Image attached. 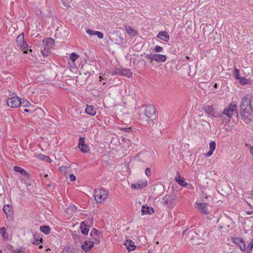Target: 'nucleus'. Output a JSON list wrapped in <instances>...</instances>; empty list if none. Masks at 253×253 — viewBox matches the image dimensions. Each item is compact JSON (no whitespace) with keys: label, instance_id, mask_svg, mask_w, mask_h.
I'll return each mask as SVG.
<instances>
[{"label":"nucleus","instance_id":"nucleus-10","mask_svg":"<svg viewBox=\"0 0 253 253\" xmlns=\"http://www.w3.org/2000/svg\"><path fill=\"white\" fill-rule=\"evenodd\" d=\"M232 242L237 244L240 248V250L242 251H244L246 250V245L244 241L240 238H233L232 239Z\"/></svg>","mask_w":253,"mask_h":253},{"label":"nucleus","instance_id":"nucleus-64","mask_svg":"<svg viewBox=\"0 0 253 253\" xmlns=\"http://www.w3.org/2000/svg\"><path fill=\"white\" fill-rule=\"evenodd\" d=\"M47 176H48V175L46 174V175H44V177H47Z\"/></svg>","mask_w":253,"mask_h":253},{"label":"nucleus","instance_id":"nucleus-20","mask_svg":"<svg viewBox=\"0 0 253 253\" xmlns=\"http://www.w3.org/2000/svg\"><path fill=\"white\" fill-rule=\"evenodd\" d=\"M147 182L146 181H143L141 183H132L131 185V188L133 189H139L146 186Z\"/></svg>","mask_w":253,"mask_h":253},{"label":"nucleus","instance_id":"nucleus-22","mask_svg":"<svg viewBox=\"0 0 253 253\" xmlns=\"http://www.w3.org/2000/svg\"><path fill=\"white\" fill-rule=\"evenodd\" d=\"M197 206L199 209L201 211V212L205 214H207L209 212L207 208V205L205 203H198Z\"/></svg>","mask_w":253,"mask_h":253},{"label":"nucleus","instance_id":"nucleus-52","mask_svg":"<svg viewBox=\"0 0 253 253\" xmlns=\"http://www.w3.org/2000/svg\"><path fill=\"white\" fill-rule=\"evenodd\" d=\"M122 129L124 131L126 132H129L131 130V129H130V127H128V128H122Z\"/></svg>","mask_w":253,"mask_h":253},{"label":"nucleus","instance_id":"nucleus-3","mask_svg":"<svg viewBox=\"0 0 253 253\" xmlns=\"http://www.w3.org/2000/svg\"><path fill=\"white\" fill-rule=\"evenodd\" d=\"M108 194L103 188L95 189L94 197L96 203H102L107 198Z\"/></svg>","mask_w":253,"mask_h":253},{"label":"nucleus","instance_id":"nucleus-44","mask_svg":"<svg viewBox=\"0 0 253 253\" xmlns=\"http://www.w3.org/2000/svg\"><path fill=\"white\" fill-rule=\"evenodd\" d=\"M99 238V237L92 238L93 241H91V242H94V244H98L100 242Z\"/></svg>","mask_w":253,"mask_h":253},{"label":"nucleus","instance_id":"nucleus-29","mask_svg":"<svg viewBox=\"0 0 253 253\" xmlns=\"http://www.w3.org/2000/svg\"><path fill=\"white\" fill-rule=\"evenodd\" d=\"M100 234H101V233L100 231H99L98 230H97L95 228H93V229L91 230V231L90 232V236L92 238L98 237H99V235Z\"/></svg>","mask_w":253,"mask_h":253},{"label":"nucleus","instance_id":"nucleus-8","mask_svg":"<svg viewBox=\"0 0 253 253\" xmlns=\"http://www.w3.org/2000/svg\"><path fill=\"white\" fill-rule=\"evenodd\" d=\"M17 43L18 46H20L22 50L28 47V44L24 41V34L19 35L17 37Z\"/></svg>","mask_w":253,"mask_h":253},{"label":"nucleus","instance_id":"nucleus-23","mask_svg":"<svg viewBox=\"0 0 253 253\" xmlns=\"http://www.w3.org/2000/svg\"><path fill=\"white\" fill-rule=\"evenodd\" d=\"M121 71V75L127 77L128 78H130L132 76V72L130 71V70L128 69H122Z\"/></svg>","mask_w":253,"mask_h":253},{"label":"nucleus","instance_id":"nucleus-27","mask_svg":"<svg viewBox=\"0 0 253 253\" xmlns=\"http://www.w3.org/2000/svg\"><path fill=\"white\" fill-rule=\"evenodd\" d=\"M0 234L2 235L3 239H8V234L6 232V229L4 227L0 228Z\"/></svg>","mask_w":253,"mask_h":253},{"label":"nucleus","instance_id":"nucleus-49","mask_svg":"<svg viewBox=\"0 0 253 253\" xmlns=\"http://www.w3.org/2000/svg\"><path fill=\"white\" fill-rule=\"evenodd\" d=\"M70 209L72 210V211H76L77 210V208L75 205L71 204L70 206Z\"/></svg>","mask_w":253,"mask_h":253},{"label":"nucleus","instance_id":"nucleus-36","mask_svg":"<svg viewBox=\"0 0 253 253\" xmlns=\"http://www.w3.org/2000/svg\"><path fill=\"white\" fill-rule=\"evenodd\" d=\"M253 248V242H251L248 245L246 251L247 253H249L252 251Z\"/></svg>","mask_w":253,"mask_h":253},{"label":"nucleus","instance_id":"nucleus-57","mask_svg":"<svg viewBox=\"0 0 253 253\" xmlns=\"http://www.w3.org/2000/svg\"><path fill=\"white\" fill-rule=\"evenodd\" d=\"M253 213V211H248V212H247V214H252Z\"/></svg>","mask_w":253,"mask_h":253},{"label":"nucleus","instance_id":"nucleus-39","mask_svg":"<svg viewBox=\"0 0 253 253\" xmlns=\"http://www.w3.org/2000/svg\"><path fill=\"white\" fill-rule=\"evenodd\" d=\"M163 50V48L162 47L160 46L157 45L155 47L154 50L156 52H162Z\"/></svg>","mask_w":253,"mask_h":253},{"label":"nucleus","instance_id":"nucleus-38","mask_svg":"<svg viewBox=\"0 0 253 253\" xmlns=\"http://www.w3.org/2000/svg\"><path fill=\"white\" fill-rule=\"evenodd\" d=\"M234 77L237 80L241 77L239 76V70L237 68H235L234 70Z\"/></svg>","mask_w":253,"mask_h":253},{"label":"nucleus","instance_id":"nucleus-21","mask_svg":"<svg viewBox=\"0 0 253 253\" xmlns=\"http://www.w3.org/2000/svg\"><path fill=\"white\" fill-rule=\"evenodd\" d=\"M86 114L91 116H94L96 113V109L93 106H87L85 110Z\"/></svg>","mask_w":253,"mask_h":253},{"label":"nucleus","instance_id":"nucleus-55","mask_svg":"<svg viewBox=\"0 0 253 253\" xmlns=\"http://www.w3.org/2000/svg\"><path fill=\"white\" fill-rule=\"evenodd\" d=\"M42 54L43 55V56H47L48 55V51H42Z\"/></svg>","mask_w":253,"mask_h":253},{"label":"nucleus","instance_id":"nucleus-31","mask_svg":"<svg viewBox=\"0 0 253 253\" xmlns=\"http://www.w3.org/2000/svg\"><path fill=\"white\" fill-rule=\"evenodd\" d=\"M115 40L116 41V43L121 44L123 43L124 39L120 35L117 34L116 35V39Z\"/></svg>","mask_w":253,"mask_h":253},{"label":"nucleus","instance_id":"nucleus-28","mask_svg":"<svg viewBox=\"0 0 253 253\" xmlns=\"http://www.w3.org/2000/svg\"><path fill=\"white\" fill-rule=\"evenodd\" d=\"M40 230L45 234H48L50 231V228L48 226L42 225L40 226Z\"/></svg>","mask_w":253,"mask_h":253},{"label":"nucleus","instance_id":"nucleus-34","mask_svg":"<svg viewBox=\"0 0 253 253\" xmlns=\"http://www.w3.org/2000/svg\"><path fill=\"white\" fill-rule=\"evenodd\" d=\"M20 106H23V107H28L29 106V105H31V103L27 101L26 100L23 99H20Z\"/></svg>","mask_w":253,"mask_h":253},{"label":"nucleus","instance_id":"nucleus-43","mask_svg":"<svg viewBox=\"0 0 253 253\" xmlns=\"http://www.w3.org/2000/svg\"><path fill=\"white\" fill-rule=\"evenodd\" d=\"M86 32V33L87 34H88L89 35H91V36L95 35V31H94L91 29H87Z\"/></svg>","mask_w":253,"mask_h":253},{"label":"nucleus","instance_id":"nucleus-16","mask_svg":"<svg viewBox=\"0 0 253 253\" xmlns=\"http://www.w3.org/2000/svg\"><path fill=\"white\" fill-rule=\"evenodd\" d=\"M42 239L39 234L35 233L33 235V238L31 239V243L35 245H39Z\"/></svg>","mask_w":253,"mask_h":253},{"label":"nucleus","instance_id":"nucleus-6","mask_svg":"<svg viewBox=\"0 0 253 253\" xmlns=\"http://www.w3.org/2000/svg\"><path fill=\"white\" fill-rule=\"evenodd\" d=\"M20 98L17 96L9 98L7 100V104L11 108H17L20 106Z\"/></svg>","mask_w":253,"mask_h":253},{"label":"nucleus","instance_id":"nucleus-53","mask_svg":"<svg viewBox=\"0 0 253 253\" xmlns=\"http://www.w3.org/2000/svg\"><path fill=\"white\" fill-rule=\"evenodd\" d=\"M62 0V2L63 3V4L66 6L68 5V2H69V0Z\"/></svg>","mask_w":253,"mask_h":253},{"label":"nucleus","instance_id":"nucleus-15","mask_svg":"<svg viewBox=\"0 0 253 253\" xmlns=\"http://www.w3.org/2000/svg\"><path fill=\"white\" fill-rule=\"evenodd\" d=\"M175 180L176 182L182 186H186L187 185V183L185 181L183 177H181L179 172H177V174L175 177Z\"/></svg>","mask_w":253,"mask_h":253},{"label":"nucleus","instance_id":"nucleus-33","mask_svg":"<svg viewBox=\"0 0 253 253\" xmlns=\"http://www.w3.org/2000/svg\"><path fill=\"white\" fill-rule=\"evenodd\" d=\"M38 157L40 159H41L42 160H44L45 162L50 163L51 161V159L48 156H46L40 154V155H38Z\"/></svg>","mask_w":253,"mask_h":253},{"label":"nucleus","instance_id":"nucleus-2","mask_svg":"<svg viewBox=\"0 0 253 253\" xmlns=\"http://www.w3.org/2000/svg\"><path fill=\"white\" fill-rule=\"evenodd\" d=\"M237 106L236 104H232L230 105V106L225 108L222 114L220 115V117L222 118L224 115L226 116V117L224 118L225 123H228L230 121L232 116L235 115L236 116L238 115V112L237 111Z\"/></svg>","mask_w":253,"mask_h":253},{"label":"nucleus","instance_id":"nucleus-45","mask_svg":"<svg viewBox=\"0 0 253 253\" xmlns=\"http://www.w3.org/2000/svg\"><path fill=\"white\" fill-rule=\"evenodd\" d=\"M68 168L65 166H62L59 168V169L62 172H66L67 171Z\"/></svg>","mask_w":253,"mask_h":253},{"label":"nucleus","instance_id":"nucleus-40","mask_svg":"<svg viewBox=\"0 0 253 253\" xmlns=\"http://www.w3.org/2000/svg\"><path fill=\"white\" fill-rule=\"evenodd\" d=\"M122 69L119 68H116L113 73V75H121V71Z\"/></svg>","mask_w":253,"mask_h":253},{"label":"nucleus","instance_id":"nucleus-61","mask_svg":"<svg viewBox=\"0 0 253 253\" xmlns=\"http://www.w3.org/2000/svg\"><path fill=\"white\" fill-rule=\"evenodd\" d=\"M39 248V249H42V246L40 245Z\"/></svg>","mask_w":253,"mask_h":253},{"label":"nucleus","instance_id":"nucleus-24","mask_svg":"<svg viewBox=\"0 0 253 253\" xmlns=\"http://www.w3.org/2000/svg\"><path fill=\"white\" fill-rule=\"evenodd\" d=\"M127 244V250L128 251H132L135 250L136 248V246L134 245V243L133 241L130 240H127L126 241Z\"/></svg>","mask_w":253,"mask_h":253},{"label":"nucleus","instance_id":"nucleus-54","mask_svg":"<svg viewBox=\"0 0 253 253\" xmlns=\"http://www.w3.org/2000/svg\"><path fill=\"white\" fill-rule=\"evenodd\" d=\"M250 151L253 157V146H250L249 147Z\"/></svg>","mask_w":253,"mask_h":253},{"label":"nucleus","instance_id":"nucleus-50","mask_svg":"<svg viewBox=\"0 0 253 253\" xmlns=\"http://www.w3.org/2000/svg\"><path fill=\"white\" fill-rule=\"evenodd\" d=\"M213 151H214L210 150L209 151V152L206 154V156H207V157L211 156L213 154Z\"/></svg>","mask_w":253,"mask_h":253},{"label":"nucleus","instance_id":"nucleus-47","mask_svg":"<svg viewBox=\"0 0 253 253\" xmlns=\"http://www.w3.org/2000/svg\"><path fill=\"white\" fill-rule=\"evenodd\" d=\"M69 177H70V180L71 181H74L76 179V176L73 174H70Z\"/></svg>","mask_w":253,"mask_h":253},{"label":"nucleus","instance_id":"nucleus-42","mask_svg":"<svg viewBox=\"0 0 253 253\" xmlns=\"http://www.w3.org/2000/svg\"><path fill=\"white\" fill-rule=\"evenodd\" d=\"M68 252H70L69 253H74L73 251V249L70 248H65L63 250V253H68Z\"/></svg>","mask_w":253,"mask_h":253},{"label":"nucleus","instance_id":"nucleus-4","mask_svg":"<svg viewBox=\"0 0 253 253\" xmlns=\"http://www.w3.org/2000/svg\"><path fill=\"white\" fill-rule=\"evenodd\" d=\"M145 57L149 59L151 62L155 60L158 62H164L167 60V56L165 55L158 54H150L145 55Z\"/></svg>","mask_w":253,"mask_h":253},{"label":"nucleus","instance_id":"nucleus-32","mask_svg":"<svg viewBox=\"0 0 253 253\" xmlns=\"http://www.w3.org/2000/svg\"><path fill=\"white\" fill-rule=\"evenodd\" d=\"M238 80H239L240 83L242 85L248 84L249 83V80L245 77H241Z\"/></svg>","mask_w":253,"mask_h":253},{"label":"nucleus","instance_id":"nucleus-12","mask_svg":"<svg viewBox=\"0 0 253 253\" xmlns=\"http://www.w3.org/2000/svg\"><path fill=\"white\" fill-rule=\"evenodd\" d=\"M94 242H91V240L85 241L82 245V248L85 252L90 250L93 246Z\"/></svg>","mask_w":253,"mask_h":253},{"label":"nucleus","instance_id":"nucleus-9","mask_svg":"<svg viewBox=\"0 0 253 253\" xmlns=\"http://www.w3.org/2000/svg\"><path fill=\"white\" fill-rule=\"evenodd\" d=\"M89 222H90V223L88 225H87V223H86L85 221H82L81 223L80 228L81 230V232L84 235H87L88 233L89 227L93 223L92 217L90 219V221Z\"/></svg>","mask_w":253,"mask_h":253},{"label":"nucleus","instance_id":"nucleus-62","mask_svg":"<svg viewBox=\"0 0 253 253\" xmlns=\"http://www.w3.org/2000/svg\"><path fill=\"white\" fill-rule=\"evenodd\" d=\"M84 74H85V75H88V72H87V70L86 71V72L84 73Z\"/></svg>","mask_w":253,"mask_h":253},{"label":"nucleus","instance_id":"nucleus-41","mask_svg":"<svg viewBox=\"0 0 253 253\" xmlns=\"http://www.w3.org/2000/svg\"><path fill=\"white\" fill-rule=\"evenodd\" d=\"M95 35H97L98 38L99 39H102L103 38V34L102 32L100 31H95Z\"/></svg>","mask_w":253,"mask_h":253},{"label":"nucleus","instance_id":"nucleus-48","mask_svg":"<svg viewBox=\"0 0 253 253\" xmlns=\"http://www.w3.org/2000/svg\"><path fill=\"white\" fill-rule=\"evenodd\" d=\"M84 143V137H80L79 139L78 145H80V144Z\"/></svg>","mask_w":253,"mask_h":253},{"label":"nucleus","instance_id":"nucleus-14","mask_svg":"<svg viewBox=\"0 0 253 253\" xmlns=\"http://www.w3.org/2000/svg\"><path fill=\"white\" fill-rule=\"evenodd\" d=\"M12 207L9 205H6L3 208V211L5 213L7 218L11 217L13 214Z\"/></svg>","mask_w":253,"mask_h":253},{"label":"nucleus","instance_id":"nucleus-35","mask_svg":"<svg viewBox=\"0 0 253 253\" xmlns=\"http://www.w3.org/2000/svg\"><path fill=\"white\" fill-rule=\"evenodd\" d=\"M79 57V55L74 52L72 53L70 55V59L73 62L75 60H76Z\"/></svg>","mask_w":253,"mask_h":253},{"label":"nucleus","instance_id":"nucleus-56","mask_svg":"<svg viewBox=\"0 0 253 253\" xmlns=\"http://www.w3.org/2000/svg\"><path fill=\"white\" fill-rule=\"evenodd\" d=\"M48 42H47V43H48V42H53V40L52 39H50H50H49L48 40Z\"/></svg>","mask_w":253,"mask_h":253},{"label":"nucleus","instance_id":"nucleus-5","mask_svg":"<svg viewBox=\"0 0 253 253\" xmlns=\"http://www.w3.org/2000/svg\"><path fill=\"white\" fill-rule=\"evenodd\" d=\"M145 115L150 120H153V118L156 116V108L153 105H147L145 109Z\"/></svg>","mask_w":253,"mask_h":253},{"label":"nucleus","instance_id":"nucleus-51","mask_svg":"<svg viewBox=\"0 0 253 253\" xmlns=\"http://www.w3.org/2000/svg\"><path fill=\"white\" fill-rule=\"evenodd\" d=\"M13 252L14 253H24V252H23L22 251H21L20 249H16L14 251H13Z\"/></svg>","mask_w":253,"mask_h":253},{"label":"nucleus","instance_id":"nucleus-58","mask_svg":"<svg viewBox=\"0 0 253 253\" xmlns=\"http://www.w3.org/2000/svg\"><path fill=\"white\" fill-rule=\"evenodd\" d=\"M24 111V112H28L29 111V110H28V109H25Z\"/></svg>","mask_w":253,"mask_h":253},{"label":"nucleus","instance_id":"nucleus-26","mask_svg":"<svg viewBox=\"0 0 253 253\" xmlns=\"http://www.w3.org/2000/svg\"><path fill=\"white\" fill-rule=\"evenodd\" d=\"M85 67L87 69L88 75H91V73H95V70H97V68L94 65H88Z\"/></svg>","mask_w":253,"mask_h":253},{"label":"nucleus","instance_id":"nucleus-25","mask_svg":"<svg viewBox=\"0 0 253 253\" xmlns=\"http://www.w3.org/2000/svg\"><path fill=\"white\" fill-rule=\"evenodd\" d=\"M126 31L128 34H129L130 36H131L132 37H134L136 35V33L135 31V30H133L130 26H126Z\"/></svg>","mask_w":253,"mask_h":253},{"label":"nucleus","instance_id":"nucleus-13","mask_svg":"<svg viewBox=\"0 0 253 253\" xmlns=\"http://www.w3.org/2000/svg\"><path fill=\"white\" fill-rule=\"evenodd\" d=\"M203 110H204L207 114L211 115L212 117H216L214 114V111L212 106L206 105L202 107Z\"/></svg>","mask_w":253,"mask_h":253},{"label":"nucleus","instance_id":"nucleus-59","mask_svg":"<svg viewBox=\"0 0 253 253\" xmlns=\"http://www.w3.org/2000/svg\"><path fill=\"white\" fill-rule=\"evenodd\" d=\"M217 84H214V85H213V87H217Z\"/></svg>","mask_w":253,"mask_h":253},{"label":"nucleus","instance_id":"nucleus-60","mask_svg":"<svg viewBox=\"0 0 253 253\" xmlns=\"http://www.w3.org/2000/svg\"><path fill=\"white\" fill-rule=\"evenodd\" d=\"M245 146H248V147L249 146V147H250V145H249V144H247V143H246V144H245Z\"/></svg>","mask_w":253,"mask_h":253},{"label":"nucleus","instance_id":"nucleus-63","mask_svg":"<svg viewBox=\"0 0 253 253\" xmlns=\"http://www.w3.org/2000/svg\"><path fill=\"white\" fill-rule=\"evenodd\" d=\"M27 52H27V51H24V53H27Z\"/></svg>","mask_w":253,"mask_h":253},{"label":"nucleus","instance_id":"nucleus-11","mask_svg":"<svg viewBox=\"0 0 253 253\" xmlns=\"http://www.w3.org/2000/svg\"><path fill=\"white\" fill-rule=\"evenodd\" d=\"M157 37L165 42H168L169 40V35L168 33L166 31L160 32Z\"/></svg>","mask_w":253,"mask_h":253},{"label":"nucleus","instance_id":"nucleus-37","mask_svg":"<svg viewBox=\"0 0 253 253\" xmlns=\"http://www.w3.org/2000/svg\"><path fill=\"white\" fill-rule=\"evenodd\" d=\"M216 143L215 141H211L210 143V150L214 151L215 149Z\"/></svg>","mask_w":253,"mask_h":253},{"label":"nucleus","instance_id":"nucleus-18","mask_svg":"<svg viewBox=\"0 0 253 253\" xmlns=\"http://www.w3.org/2000/svg\"><path fill=\"white\" fill-rule=\"evenodd\" d=\"M14 170L16 172H18L20 173L22 175L26 176L27 178H29L30 174L27 171H26L24 169L18 166H15L14 168Z\"/></svg>","mask_w":253,"mask_h":253},{"label":"nucleus","instance_id":"nucleus-46","mask_svg":"<svg viewBox=\"0 0 253 253\" xmlns=\"http://www.w3.org/2000/svg\"><path fill=\"white\" fill-rule=\"evenodd\" d=\"M146 175L149 177L151 176V170L150 168H147L145 170Z\"/></svg>","mask_w":253,"mask_h":253},{"label":"nucleus","instance_id":"nucleus-1","mask_svg":"<svg viewBox=\"0 0 253 253\" xmlns=\"http://www.w3.org/2000/svg\"><path fill=\"white\" fill-rule=\"evenodd\" d=\"M252 98L249 95L242 98L240 107L241 119L246 123L251 122L253 118V111L252 106Z\"/></svg>","mask_w":253,"mask_h":253},{"label":"nucleus","instance_id":"nucleus-7","mask_svg":"<svg viewBox=\"0 0 253 253\" xmlns=\"http://www.w3.org/2000/svg\"><path fill=\"white\" fill-rule=\"evenodd\" d=\"M165 204L167 207L172 208L175 203V198L173 195H166L163 198Z\"/></svg>","mask_w":253,"mask_h":253},{"label":"nucleus","instance_id":"nucleus-30","mask_svg":"<svg viewBox=\"0 0 253 253\" xmlns=\"http://www.w3.org/2000/svg\"><path fill=\"white\" fill-rule=\"evenodd\" d=\"M79 147L81 148V151L84 153H87L89 151L88 147L85 143L80 144Z\"/></svg>","mask_w":253,"mask_h":253},{"label":"nucleus","instance_id":"nucleus-19","mask_svg":"<svg viewBox=\"0 0 253 253\" xmlns=\"http://www.w3.org/2000/svg\"><path fill=\"white\" fill-rule=\"evenodd\" d=\"M68 35V33L65 30L58 29L55 33V37L59 38H65Z\"/></svg>","mask_w":253,"mask_h":253},{"label":"nucleus","instance_id":"nucleus-17","mask_svg":"<svg viewBox=\"0 0 253 253\" xmlns=\"http://www.w3.org/2000/svg\"><path fill=\"white\" fill-rule=\"evenodd\" d=\"M141 212L142 214H151L154 212V211L152 208L144 205L141 207Z\"/></svg>","mask_w":253,"mask_h":253}]
</instances>
